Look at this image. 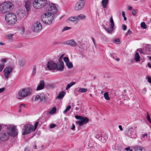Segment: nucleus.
I'll return each instance as SVG.
<instances>
[{"instance_id": "aec40b11", "label": "nucleus", "mask_w": 151, "mask_h": 151, "mask_svg": "<svg viewBox=\"0 0 151 151\" xmlns=\"http://www.w3.org/2000/svg\"><path fill=\"white\" fill-rule=\"evenodd\" d=\"M4 4H5V6H6L7 9V10H8L9 12L13 9V7H12L13 4L12 3L8 2H5L4 3Z\"/></svg>"}, {"instance_id": "7c9ffc66", "label": "nucleus", "mask_w": 151, "mask_h": 151, "mask_svg": "<svg viewBox=\"0 0 151 151\" xmlns=\"http://www.w3.org/2000/svg\"><path fill=\"white\" fill-rule=\"evenodd\" d=\"M75 83V82H72L70 83H68L66 86L65 89L67 90H68V89H69L71 87L74 85Z\"/></svg>"}, {"instance_id": "f03ea898", "label": "nucleus", "mask_w": 151, "mask_h": 151, "mask_svg": "<svg viewBox=\"0 0 151 151\" xmlns=\"http://www.w3.org/2000/svg\"><path fill=\"white\" fill-rule=\"evenodd\" d=\"M5 16L6 21L10 25H12L15 24L17 21V18L16 16L11 12L9 13Z\"/></svg>"}, {"instance_id": "b1692460", "label": "nucleus", "mask_w": 151, "mask_h": 151, "mask_svg": "<svg viewBox=\"0 0 151 151\" xmlns=\"http://www.w3.org/2000/svg\"><path fill=\"white\" fill-rule=\"evenodd\" d=\"M65 94V91H62L59 93L56 99H61L64 97Z\"/></svg>"}, {"instance_id": "7ed1b4c3", "label": "nucleus", "mask_w": 151, "mask_h": 151, "mask_svg": "<svg viewBox=\"0 0 151 151\" xmlns=\"http://www.w3.org/2000/svg\"><path fill=\"white\" fill-rule=\"evenodd\" d=\"M32 89L29 88H23L20 90L18 93L19 96L21 97V98H19V99H23L30 95L32 93Z\"/></svg>"}, {"instance_id": "bf43d9fd", "label": "nucleus", "mask_w": 151, "mask_h": 151, "mask_svg": "<svg viewBox=\"0 0 151 151\" xmlns=\"http://www.w3.org/2000/svg\"><path fill=\"white\" fill-rule=\"evenodd\" d=\"M125 149L127 151H132V150L130 149V147H129L126 148Z\"/></svg>"}, {"instance_id": "a878e982", "label": "nucleus", "mask_w": 151, "mask_h": 151, "mask_svg": "<svg viewBox=\"0 0 151 151\" xmlns=\"http://www.w3.org/2000/svg\"><path fill=\"white\" fill-rule=\"evenodd\" d=\"M77 20L81 19H85L86 18V17L84 15L82 14H80L76 17Z\"/></svg>"}, {"instance_id": "1a4fd4ad", "label": "nucleus", "mask_w": 151, "mask_h": 151, "mask_svg": "<svg viewBox=\"0 0 151 151\" xmlns=\"http://www.w3.org/2000/svg\"><path fill=\"white\" fill-rule=\"evenodd\" d=\"M9 136V134L7 132H0V141L4 142L8 139Z\"/></svg>"}, {"instance_id": "79ce46f5", "label": "nucleus", "mask_w": 151, "mask_h": 151, "mask_svg": "<svg viewBox=\"0 0 151 151\" xmlns=\"http://www.w3.org/2000/svg\"><path fill=\"white\" fill-rule=\"evenodd\" d=\"M141 27L144 29H145L147 28V26L144 22H142L141 24Z\"/></svg>"}, {"instance_id": "f8f14e48", "label": "nucleus", "mask_w": 151, "mask_h": 151, "mask_svg": "<svg viewBox=\"0 0 151 151\" xmlns=\"http://www.w3.org/2000/svg\"><path fill=\"white\" fill-rule=\"evenodd\" d=\"M47 66L49 70H54L56 69L57 68V64L53 62L50 61L48 62Z\"/></svg>"}, {"instance_id": "4c0bfd02", "label": "nucleus", "mask_w": 151, "mask_h": 151, "mask_svg": "<svg viewBox=\"0 0 151 151\" xmlns=\"http://www.w3.org/2000/svg\"><path fill=\"white\" fill-rule=\"evenodd\" d=\"M47 87L48 88L50 89L53 88L55 87V84L54 83L48 84L47 85Z\"/></svg>"}, {"instance_id": "5701e85b", "label": "nucleus", "mask_w": 151, "mask_h": 151, "mask_svg": "<svg viewBox=\"0 0 151 151\" xmlns=\"http://www.w3.org/2000/svg\"><path fill=\"white\" fill-rule=\"evenodd\" d=\"M145 51L146 54L149 55L151 52V45H147L145 47Z\"/></svg>"}, {"instance_id": "603ef678", "label": "nucleus", "mask_w": 151, "mask_h": 151, "mask_svg": "<svg viewBox=\"0 0 151 151\" xmlns=\"http://www.w3.org/2000/svg\"><path fill=\"white\" fill-rule=\"evenodd\" d=\"M22 44L21 43H19L16 46V48H21L22 47Z\"/></svg>"}, {"instance_id": "8fccbe9b", "label": "nucleus", "mask_w": 151, "mask_h": 151, "mask_svg": "<svg viewBox=\"0 0 151 151\" xmlns=\"http://www.w3.org/2000/svg\"><path fill=\"white\" fill-rule=\"evenodd\" d=\"M122 16L124 17V21L127 20V18L125 16V12L124 11L122 12Z\"/></svg>"}, {"instance_id": "6ab92c4d", "label": "nucleus", "mask_w": 151, "mask_h": 151, "mask_svg": "<svg viewBox=\"0 0 151 151\" xmlns=\"http://www.w3.org/2000/svg\"><path fill=\"white\" fill-rule=\"evenodd\" d=\"M45 86V83L43 80H41L40 82L39 85L37 87L36 90H41L44 88Z\"/></svg>"}, {"instance_id": "e433bc0d", "label": "nucleus", "mask_w": 151, "mask_h": 151, "mask_svg": "<svg viewBox=\"0 0 151 151\" xmlns=\"http://www.w3.org/2000/svg\"><path fill=\"white\" fill-rule=\"evenodd\" d=\"M36 66L34 65L33 66V69L32 73V74L33 76H35L36 75Z\"/></svg>"}, {"instance_id": "423d86ee", "label": "nucleus", "mask_w": 151, "mask_h": 151, "mask_svg": "<svg viewBox=\"0 0 151 151\" xmlns=\"http://www.w3.org/2000/svg\"><path fill=\"white\" fill-rule=\"evenodd\" d=\"M110 24H109L110 28L106 27L105 26H103V28L108 33L111 34L114 30V22L112 17H111L110 20Z\"/></svg>"}, {"instance_id": "ddd939ff", "label": "nucleus", "mask_w": 151, "mask_h": 151, "mask_svg": "<svg viewBox=\"0 0 151 151\" xmlns=\"http://www.w3.org/2000/svg\"><path fill=\"white\" fill-rule=\"evenodd\" d=\"M12 70V68L10 67H6L4 70V75L6 78H9V75Z\"/></svg>"}, {"instance_id": "9d476101", "label": "nucleus", "mask_w": 151, "mask_h": 151, "mask_svg": "<svg viewBox=\"0 0 151 151\" xmlns=\"http://www.w3.org/2000/svg\"><path fill=\"white\" fill-rule=\"evenodd\" d=\"M33 27L34 32H37L41 29L42 26V24L40 22H37L33 23Z\"/></svg>"}, {"instance_id": "412c9836", "label": "nucleus", "mask_w": 151, "mask_h": 151, "mask_svg": "<svg viewBox=\"0 0 151 151\" xmlns=\"http://www.w3.org/2000/svg\"><path fill=\"white\" fill-rule=\"evenodd\" d=\"M133 148L135 151H146L143 147L139 146H134L133 147Z\"/></svg>"}, {"instance_id": "58836bf2", "label": "nucleus", "mask_w": 151, "mask_h": 151, "mask_svg": "<svg viewBox=\"0 0 151 151\" xmlns=\"http://www.w3.org/2000/svg\"><path fill=\"white\" fill-rule=\"evenodd\" d=\"M104 97L105 99L107 100H109L110 99V98L109 96L108 93L107 92H106L104 94Z\"/></svg>"}, {"instance_id": "864d4df0", "label": "nucleus", "mask_w": 151, "mask_h": 151, "mask_svg": "<svg viewBox=\"0 0 151 151\" xmlns=\"http://www.w3.org/2000/svg\"><path fill=\"white\" fill-rule=\"evenodd\" d=\"M122 27L123 30L124 31L126 30L127 29V26L124 24H123L122 26Z\"/></svg>"}, {"instance_id": "0e129e2a", "label": "nucleus", "mask_w": 151, "mask_h": 151, "mask_svg": "<svg viewBox=\"0 0 151 151\" xmlns=\"http://www.w3.org/2000/svg\"><path fill=\"white\" fill-rule=\"evenodd\" d=\"M5 88L4 87L0 88V93H1L5 90Z\"/></svg>"}, {"instance_id": "a18cd8bd", "label": "nucleus", "mask_w": 151, "mask_h": 151, "mask_svg": "<svg viewBox=\"0 0 151 151\" xmlns=\"http://www.w3.org/2000/svg\"><path fill=\"white\" fill-rule=\"evenodd\" d=\"M63 60L65 64L69 62V58L67 57H65L63 58Z\"/></svg>"}, {"instance_id": "39448f33", "label": "nucleus", "mask_w": 151, "mask_h": 151, "mask_svg": "<svg viewBox=\"0 0 151 151\" xmlns=\"http://www.w3.org/2000/svg\"><path fill=\"white\" fill-rule=\"evenodd\" d=\"M33 128V126L31 124H28L25 125L22 130V134L26 135L30 133L32 131Z\"/></svg>"}, {"instance_id": "393cba45", "label": "nucleus", "mask_w": 151, "mask_h": 151, "mask_svg": "<svg viewBox=\"0 0 151 151\" xmlns=\"http://www.w3.org/2000/svg\"><path fill=\"white\" fill-rule=\"evenodd\" d=\"M31 3L29 1H27L25 3V8L26 9L27 12H29L31 9Z\"/></svg>"}, {"instance_id": "2eb2a0df", "label": "nucleus", "mask_w": 151, "mask_h": 151, "mask_svg": "<svg viewBox=\"0 0 151 151\" xmlns=\"http://www.w3.org/2000/svg\"><path fill=\"white\" fill-rule=\"evenodd\" d=\"M63 44L71 46L72 47H76L77 45V43L74 40H71L63 42Z\"/></svg>"}, {"instance_id": "09e8293b", "label": "nucleus", "mask_w": 151, "mask_h": 151, "mask_svg": "<svg viewBox=\"0 0 151 151\" xmlns=\"http://www.w3.org/2000/svg\"><path fill=\"white\" fill-rule=\"evenodd\" d=\"M71 28L70 27H65L62 30V31H65L69 30Z\"/></svg>"}, {"instance_id": "052dcab7", "label": "nucleus", "mask_w": 151, "mask_h": 151, "mask_svg": "<svg viewBox=\"0 0 151 151\" xmlns=\"http://www.w3.org/2000/svg\"><path fill=\"white\" fill-rule=\"evenodd\" d=\"M56 127V125L54 124H50V128H53Z\"/></svg>"}, {"instance_id": "c03bdc74", "label": "nucleus", "mask_w": 151, "mask_h": 151, "mask_svg": "<svg viewBox=\"0 0 151 151\" xmlns=\"http://www.w3.org/2000/svg\"><path fill=\"white\" fill-rule=\"evenodd\" d=\"M26 106V105L24 104H20L19 105V112H21V111H22L21 107H22V106H23L24 107H25Z\"/></svg>"}, {"instance_id": "c85d7f7f", "label": "nucleus", "mask_w": 151, "mask_h": 151, "mask_svg": "<svg viewBox=\"0 0 151 151\" xmlns=\"http://www.w3.org/2000/svg\"><path fill=\"white\" fill-rule=\"evenodd\" d=\"M77 20L76 17H71L69 18L67 20V21L68 22L69 21L71 22H73Z\"/></svg>"}, {"instance_id": "6e6d98bb", "label": "nucleus", "mask_w": 151, "mask_h": 151, "mask_svg": "<svg viewBox=\"0 0 151 151\" xmlns=\"http://www.w3.org/2000/svg\"><path fill=\"white\" fill-rule=\"evenodd\" d=\"M39 122H36L35 125V128L34 130L36 129L37 128V126L39 124Z\"/></svg>"}, {"instance_id": "de8ad7c7", "label": "nucleus", "mask_w": 151, "mask_h": 151, "mask_svg": "<svg viewBox=\"0 0 151 151\" xmlns=\"http://www.w3.org/2000/svg\"><path fill=\"white\" fill-rule=\"evenodd\" d=\"M75 117L76 119L81 120L83 117L81 116L76 115Z\"/></svg>"}, {"instance_id": "cd10ccee", "label": "nucleus", "mask_w": 151, "mask_h": 151, "mask_svg": "<svg viewBox=\"0 0 151 151\" xmlns=\"http://www.w3.org/2000/svg\"><path fill=\"white\" fill-rule=\"evenodd\" d=\"M134 59L137 62H138L140 61V56L138 52H137L134 56Z\"/></svg>"}, {"instance_id": "72a5a7b5", "label": "nucleus", "mask_w": 151, "mask_h": 151, "mask_svg": "<svg viewBox=\"0 0 151 151\" xmlns=\"http://www.w3.org/2000/svg\"><path fill=\"white\" fill-rule=\"evenodd\" d=\"M87 91V89L84 88H81L78 90V91L80 93H84Z\"/></svg>"}, {"instance_id": "4468645a", "label": "nucleus", "mask_w": 151, "mask_h": 151, "mask_svg": "<svg viewBox=\"0 0 151 151\" xmlns=\"http://www.w3.org/2000/svg\"><path fill=\"white\" fill-rule=\"evenodd\" d=\"M88 121L89 119L87 117H83L81 120L77 121L76 122V123L78 124L80 126H82L83 124H87Z\"/></svg>"}, {"instance_id": "e2e57ef3", "label": "nucleus", "mask_w": 151, "mask_h": 151, "mask_svg": "<svg viewBox=\"0 0 151 151\" xmlns=\"http://www.w3.org/2000/svg\"><path fill=\"white\" fill-rule=\"evenodd\" d=\"M75 126L74 124H73L72 125V126L71 127V129L72 130H74L75 129Z\"/></svg>"}, {"instance_id": "c9c22d12", "label": "nucleus", "mask_w": 151, "mask_h": 151, "mask_svg": "<svg viewBox=\"0 0 151 151\" xmlns=\"http://www.w3.org/2000/svg\"><path fill=\"white\" fill-rule=\"evenodd\" d=\"M66 65L70 69L73 67V65L72 63L70 61L66 63Z\"/></svg>"}, {"instance_id": "473e14b6", "label": "nucleus", "mask_w": 151, "mask_h": 151, "mask_svg": "<svg viewBox=\"0 0 151 151\" xmlns=\"http://www.w3.org/2000/svg\"><path fill=\"white\" fill-rule=\"evenodd\" d=\"M13 34H9L6 35V38L9 40H10L12 39L13 38Z\"/></svg>"}, {"instance_id": "bb28decb", "label": "nucleus", "mask_w": 151, "mask_h": 151, "mask_svg": "<svg viewBox=\"0 0 151 151\" xmlns=\"http://www.w3.org/2000/svg\"><path fill=\"white\" fill-rule=\"evenodd\" d=\"M109 0H102V3L103 7L104 8H106L108 4Z\"/></svg>"}, {"instance_id": "2f4dec72", "label": "nucleus", "mask_w": 151, "mask_h": 151, "mask_svg": "<svg viewBox=\"0 0 151 151\" xmlns=\"http://www.w3.org/2000/svg\"><path fill=\"white\" fill-rule=\"evenodd\" d=\"M56 112V107H53L52 109L49 112V113L50 114H54Z\"/></svg>"}, {"instance_id": "49530a36", "label": "nucleus", "mask_w": 151, "mask_h": 151, "mask_svg": "<svg viewBox=\"0 0 151 151\" xmlns=\"http://www.w3.org/2000/svg\"><path fill=\"white\" fill-rule=\"evenodd\" d=\"M4 65H5L4 63H1L0 64V72L2 71L4 68Z\"/></svg>"}, {"instance_id": "f3484780", "label": "nucleus", "mask_w": 151, "mask_h": 151, "mask_svg": "<svg viewBox=\"0 0 151 151\" xmlns=\"http://www.w3.org/2000/svg\"><path fill=\"white\" fill-rule=\"evenodd\" d=\"M40 100V101H45V96L44 94H41L40 95H36L35 98V100L36 101Z\"/></svg>"}, {"instance_id": "a19ab883", "label": "nucleus", "mask_w": 151, "mask_h": 151, "mask_svg": "<svg viewBox=\"0 0 151 151\" xmlns=\"http://www.w3.org/2000/svg\"><path fill=\"white\" fill-rule=\"evenodd\" d=\"M89 144V141L88 140H86L85 142L84 147L88 148L90 147Z\"/></svg>"}, {"instance_id": "f257e3e1", "label": "nucleus", "mask_w": 151, "mask_h": 151, "mask_svg": "<svg viewBox=\"0 0 151 151\" xmlns=\"http://www.w3.org/2000/svg\"><path fill=\"white\" fill-rule=\"evenodd\" d=\"M54 14L46 12L42 16L41 19L43 22L45 24L50 25L54 19Z\"/></svg>"}, {"instance_id": "20e7f679", "label": "nucleus", "mask_w": 151, "mask_h": 151, "mask_svg": "<svg viewBox=\"0 0 151 151\" xmlns=\"http://www.w3.org/2000/svg\"><path fill=\"white\" fill-rule=\"evenodd\" d=\"M46 0H35L33 3L34 7L36 9H40L44 6L47 4Z\"/></svg>"}, {"instance_id": "37998d69", "label": "nucleus", "mask_w": 151, "mask_h": 151, "mask_svg": "<svg viewBox=\"0 0 151 151\" xmlns=\"http://www.w3.org/2000/svg\"><path fill=\"white\" fill-rule=\"evenodd\" d=\"M113 42L117 44H118L120 43V39L119 38H117L116 39L113 40Z\"/></svg>"}, {"instance_id": "5fc2aeb1", "label": "nucleus", "mask_w": 151, "mask_h": 151, "mask_svg": "<svg viewBox=\"0 0 151 151\" xmlns=\"http://www.w3.org/2000/svg\"><path fill=\"white\" fill-rule=\"evenodd\" d=\"M131 33H132L131 31H130V29H129L127 31V32L126 33V35L127 36L128 35H129L131 34Z\"/></svg>"}, {"instance_id": "4be33fe9", "label": "nucleus", "mask_w": 151, "mask_h": 151, "mask_svg": "<svg viewBox=\"0 0 151 151\" xmlns=\"http://www.w3.org/2000/svg\"><path fill=\"white\" fill-rule=\"evenodd\" d=\"M0 11H1L3 13L9 12L8 10H7V9L6 6H5V4L4 3L0 5Z\"/></svg>"}, {"instance_id": "9b49d317", "label": "nucleus", "mask_w": 151, "mask_h": 151, "mask_svg": "<svg viewBox=\"0 0 151 151\" xmlns=\"http://www.w3.org/2000/svg\"><path fill=\"white\" fill-rule=\"evenodd\" d=\"M127 135L132 138H134L137 137L135 131L132 127H130L128 129L127 131Z\"/></svg>"}, {"instance_id": "3c124183", "label": "nucleus", "mask_w": 151, "mask_h": 151, "mask_svg": "<svg viewBox=\"0 0 151 151\" xmlns=\"http://www.w3.org/2000/svg\"><path fill=\"white\" fill-rule=\"evenodd\" d=\"M64 55L65 54H63L61 55L59 58L58 61H63L62 60Z\"/></svg>"}, {"instance_id": "13d9d810", "label": "nucleus", "mask_w": 151, "mask_h": 151, "mask_svg": "<svg viewBox=\"0 0 151 151\" xmlns=\"http://www.w3.org/2000/svg\"><path fill=\"white\" fill-rule=\"evenodd\" d=\"M107 138H108V137L107 136H104L103 137H102L101 138V140H103V139H104L105 140H104L102 142H105V140L107 139Z\"/></svg>"}, {"instance_id": "0eeeda50", "label": "nucleus", "mask_w": 151, "mask_h": 151, "mask_svg": "<svg viewBox=\"0 0 151 151\" xmlns=\"http://www.w3.org/2000/svg\"><path fill=\"white\" fill-rule=\"evenodd\" d=\"M46 11H47V12H49L50 13H52L53 14L56 13L57 11V9L56 5L53 4H49L47 6Z\"/></svg>"}, {"instance_id": "dca6fc26", "label": "nucleus", "mask_w": 151, "mask_h": 151, "mask_svg": "<svg viewBox=\"0 0 151 151\" xmlns=\"http://www.w3.org/2000/svg\"><path fill=\"white\" fill-rule=\"evenodd\" d=\"M18 17L21 18H23L26 15V12L24 9H21L17 12Z\"/></svg>"}, {"instance_id": "774afa93", "label": "nucleus", "mask_w": 151, "mask_h": 151, "mask_svg": "<svg viewBox=\"0 0 151 151\" xmlns=\"http://www.w3.org/2000/svg\"><path fill=\"white\" fill-rule=\"evenodd\" d=\"M147 120L150 119V116L149 115L148 112H147Z\"/></svg>"}, {"instance_id": "ea45409f", "label": "nucleus", "mask_w": 151, "mask_h": 151, "mask_svg": "<svg viewBox=\"0 0 151 151\" xmlns=\"http://www.w3.org/2000/svg\"><path fill=\"white\" fill-rule=\"evenodd\" d=\"M71 108V106L70 105L68 106L63 111L65 114H66L67 112Z\"/></svg>"}, {"instance_id": "4d7b16f0", "label": "nucleus", "mask_w": 151, "mask_h": 151, "mask_svg": "<svg viewBox=\"0 0 151 151\" xmlns=\"http://www.w3.org/2000/svg\"><path fill=\"white\" fill-rule=\"evenodd\" d=\"M132 14L134 16H135L137 14L136 10L133 9L132 10Z\"/></svg>"}, {"instance_id": "a211bd4d", "label": "nucleus", "mask_w": 151, "mask_h": 151, "mask_svg": "<svg viewBox=\"0 0 151 151\" xmlns=\"http://www.w3.org/2000/svg\"><path fill=\"white\" fill-rule=\"evenodd\" d=\"M64 64L63 61H58L57 64V68L56 69L58 70L62 71L64 70Z\"/></svg>"}, {"instance_id": "69168bd1", "label": "nucleus", "mask_w": 151, "mask_h": 151, "mask_svg": "<svg viewBox=\"0 0 151 151\" xmlns=\"http://www.w3.org/2000/svg\"><path fill=\"white\" fill-rule=\"evenodd\" d=\"M146 89L145 88H144L143 89H142V92L143 94H145L146 93Z\"/></svg>"}, {"instance_id": "6e6552de", "label": "nucleus", "mask_w": 151, "mask_h": 151, "mask_svg": "<svg viewBox=\"0 0 151 151\" xmlns=\"http://www.w3.org/2000/svg\"><path fill=\"white\" fill-rule=\"evenodd\" d=\"M86 0H79L76 4L75 9L76 11H79L84 6Z\"/></svg>"}, {"instance_id": "338daca9", "label": "nucleus", "mask_w": 151, "mask_h": 151, "mask_svg": "<svg viewBox=\"0 0 151 151\" xmlns=\"http://www.w3.org/2000/svg\"><path fill=\"white\" fill-rule=\"evenodd\" d=\"M6 60L7 59L6 58L2 59L1 60V62L3 63H5L6 61Z\"/></svg>"}, {"instance_id": "f704fd0d", "label": "nucleus", "mask_w": 151, "mask_h": 151, "mask_svg": "<svg viewBox=\"0 0 151 151\" xmlns=\"http://www.w3.org/2000/svg\"><path fill=\"white\" fill-rule=\"evenodd\" d=\"M25 61L23 59H22L19 62V65L20 67H22L24 65Z\"/></svg>"}, {"instance_id": "680f3d73", "label": "nucleus", "mask_w": 151, "mask_h": 151, "mask_svg": "<svg viewBox=\"0 0 151 151\" xmlns=\"http://www.w3.org/2000/svg\"><path fill=\"white\" fill-rule=\"evenodd\" d=\"M147 79L148 82L151 83V78L148 76L147 77Z\"/></svg>"}, {"instance_id": "c756f323", "label": "nucleus", "mask_w": 151, "mask_h": 151, "mask_svg": "<svg viewBox=\"0 0 151 151\" xmlns=\"http://www.w3.org/2000/svg\"><path fill=\"white\" fill-rule=\"evenodd\" d=\"M12 130V133L14 136H16L17 134V132L16 130L15 127H12L11 128Z\"/></svg>"}]
</instances>
